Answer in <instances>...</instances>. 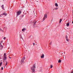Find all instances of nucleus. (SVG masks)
<instances>
[{"label": "nucleus", "mask_w": 73, "mask_h": 73, "mask_svg": "<svg viewBox=\"0 0 73 73\" xmlns=\"http://www.w3.org/2000/svg\"><path fill=\"white\" fill-rule=\"evenodd\" d=\"M36 65L34 64L33 66L31 68V70L33 72H35V69L36 68Z\"/></svg>", "instance_id": "f257e3e1"}, {"label": "nucleus", "mask_w": 73, "mask_h": 73, "mask_svg": "<svg viewBox=\"0 0 73 73\" xmlns=\"http://www.w3.org/2000/svg\"><path fill=\"white\" fill-rule=\"evenodd\" d=\"M7 58V55H6V54L5 53L3 56V60H6Z\"/></svg>", "instance_id": "f03ea898"}, {"label": "nucleus", "mask_w": 73, "mask_h": 73, "mask_svg": "<svg viewBox=\"0 0 73 73\" xmlns=\"http://www.w3.org/2000/svg\"><path fill=\"white\" fill-rule=\"evenodd\" d=\"M21 13V11H18L17 12V16H18L19 15H20V14Z\"/></svg>", "instance_id": "7ed1b4c3"}, {"label": "nucleus", "mask_w": 73, "mask_h": 73, "mask_svg": "<svg viewBox=\"0 0 73 73\" xmlns=\"http://www.w3.org/2000/svg\"><path fill=\"white\" fill-rule=\"evenodd\" d=\"M46 18H47V14H46L44 15V17L43 19V21H44V20H45L46 19Z\"/></svg>", "instance_id": "20e7f679"}, {"label": "nucleus", "mask_w": 73, "mask_h": 73, "mask_svg": "<svg viewBox=\"0 0 73 73\" xmlns=\"http://www.w3.org/2000/svg\"><path fill=\"white\" fill-rule=\"evenodd\" d=\"M25 57H24L21 60V63L22 64V63H24V60H25Z\"/></svg>", "instance_id": "39448f33"}, {"label": "nucleus", "mask_w": 73, "mask_h": 73, "mask_svg": "<svg viewBox=\"0 0 73 73\" xmlns=\"http://www.w3.org/2000/svg\"><path fill=\"white\" fill-rule=\"evenodd\" d=\"M66 38L67 41H69V39L68 38V36L67 35H66Z\"/></svg>", "instance_id": "423d86ee"}, {"label": "nucleus", "mask_w": 73, "mask_h": 73, "mask_svg": "<svg viewBox=\"0 0 73 73\" xmlns=\"http://www.w3.org/2000/svg\"><path fill=\"white\" fill-rule=\"evenodd\" d=\"M0 46L1 47V49L3 48V46L2 45L1 43H0Z\"/></svg>", "instance_id": "0eeeda50"}, {"label": "nucleus", "mask_w": 73, "mask_h": 73, "mask_svg": "<svg viewBox=\"0 0 73 73\" xmlns=\"http://www.w3.org/2000/svg\"><path fill=\"white\" fill-rule=\"evenodd\" d=\"M44 57V55L43 54L41 56V58H42Z\"/></svg>", "instance_id": "6e6552de"}, {"label": "nucleus", "mask_w": 73, "mask_h": 73, "mask_svg": "<svg viewBox=\"0 0 73 73\" xmlns=\"http://www.w3.org/2000/svg\"><path fill=\"white\" fill-rule=\"evenodd\" d=\"M57 9H58V7H56L53 9V10L54 11V10H57Z\"/></svg>", "instance_id": "1a4fd4ad"}, {"label": "nucleus", "mask_w": 73, "mask_h": 73, "mask_svg": "<svg viewBox=\"0 0 73 73\" xmlns=\"http://www.w3.org/2000/svg\"><path fill=\"white\" fill-rule=\"evenodd\" d=\"M3 15H5V16H7V13H3Z\"/></svg>", "instance_id": "9d476101"}, {"label": "nucleus", "mask_w": 73, "mask_h": 73, "mask_svg": "<svg viewBox=\"0 0 73 73\" xmlns=\"http://www.w3.org/2000/svg\"><path fill=\"white\" fill-rule=\"evenodd\" d=\"M25 30H26L25 28H24L22 29V31H25Z\"/></svg>", "instance_id": "9b49d317"}, {"label": "nucleus", "mask_w": 73, "mask_h": 73, "mask_svg": "<svg viewBox=\"0 0 73 73\" xmlns=\"http://www.w3.org/2000/svg\"><path fill=\"white\" fill-rule=\"evenodd\" d=\"M55 5L56 7H58V4L57 3H56L55 4Z\"/></svg>", "instance_id": "f8f14e48"}, {"label": "nucleus", "mask_w": 73, "mask_h": 73, "mask_svg": "<svg viewBox=\"0 0 73 73\" xmlns=\"http://www.w3.org/2000/svg\"><path fill=\"white\" fill-rule=\"evenodd\" d=\"M58 62H59V63H60V62H61V60L59 59L58 60Z\"/></svg>", "instance_id": "ddd939ff"}, {"label": "nucleus", "mask_w": 73, "mask_h": 73, "mask_svg": "<svg viewBox=\"0 0 73 73\" xmlns=\"http://www.w3.org/2000/svg\"><path fill=\"white\" fill-rule=\"evenodd\" d=\"M61 21H62V19H60V21H59L60 23H61Z\"/></svg>", "instance_id": "4468645a"}, {"label": "nucleus", "mask_w": 73, "mask_h": 73, "mask_svg": "<svg viewBox=\"0 0 73 73\" xmlns=\"http://www.w3.org/2000/svg\"><path fill=\"white\" fill-rule=\"evenodd\" d=\"M66 25L67 26V27L69 26V23H67L66 24Z\"/></svg>", "instance_id": "2eb2a0df"}, {"label": "nucleus", "mask_w": 73, "mask_h": 73, "mask_svg": "<svg viewBox=\"0 0 73 73\" xmlns=\"http://www.w3.org/2000/svg\"><path fill=\"white\" fill-rule=\"evenodd\" d=\"M2 64H3V63L2 62H1V63H0V66H1V65H2Z\"/></svg>", "instance_id": "dca6fc26"}, {"label": "nucleus", "mask_w": 73, "mask_h": 73, "mask_svg": "<svg viewBox=\"0 0 73 73\" xmlns=\"http://www.w3.org/2000/svg\"><path fill=\"white\" fill-rule=\"evenodd\" d=\"M7 64H8V63H7V62L6 61V64H5V66H6L7 65Z\"/></svg>", "instance_id": "f3484780"}, {"label": "nucleus", "mask_w": 73, "mask_h": 73, "mask_svg": "<svg viewBox=\"0 0 73 73\" xmlns=\"http://www.w3.org/2000/svg\"><path fill=\"white\" fill-rule=\"evenodd\" d=\"M34 25H35V24H36V21H35V22H34Z\"/></svg>", "instance_id": "a211bd4d"}, {"label": "nucleus", "mask_w": 73, "mask_h": 73, "mask_svg": "<svg viewBox=\"0 0 73 73\" xmlns=\"http://www.w3.org/2000/svg\"><path fill=\"white\" fill-rule=\"evenodd\" d=\"M2 9H4V5H2Z\"/></svg>", "instance_id": "6ab92c4d"}, {"label": "nucleus", "mask_w": 73, "mask_h": 73, "mask_svg": "<svg viewBox=\"0 0 73 73\" xmlns=\"http://www.w3.org/2000/svg\"><path fill=\"white\" fill-rule=\"evenodd\" d=\"M53 68V65H51L50 68Z\"/></svg>", "instance_id": "aec40b11"}, {"label": "nucleus", "mask_w": 73, "mask_h": 73, "mask_svg": "<svg viewBox=\"0 0 73 73\" xmlns=\"http://www.w3.org/2000/svg\"><path fill=\"white\" fill-rule=\"evenodd\" d=\"M3 38L4 40H5V39L6 38V37H4Z\"/></svg>", "instance_id": "412c9836"}, {"label": "nucleus", "mask_w": 73, "mask_h": 73, "mask_svg": "<svg viewBox=\"0 0 73 73\" xmlns=\"http://www.w3.org/2000/svg\"><path fill=\"white\" fill-rule=\"evenodd\" d=\"M0 31H3V30H2V29H0Z\"/></svg>", "instance_id": "4be33fe9"}, {"label": "nucleus", "mask_w": 73, "mask_h": 73, "mask_svg": "<svg viewBox=\"0 0 73 73\" xmlns=\"http://www.w3.org/2000/svg\"><path fill=\"white\" fill-rule=\"evenodd\" d=\"M71 73H73V71H71Z\"/></svg>", "instance_id": "5701e85b"}, {"label": "nucleus", "mask_w": 73, "mask_h": 73, "mask_svg": "<svg viewBox=\"0 0 73 73\" xmlns=\"http://www.w3.org/2000/svg\"><path fill=\"white\" fill-rule=\"evenodd\" d=\"M2 43H3V41H1V43H0V44H1Z\"/></svg>", "instance_id": "b1692460"}, {"label": "nucleus", "mask_w": 73, "mask_h": 73, "mask_svg": "<svg viewBox=\"0 0 73 73\" xmlns=\"http://www.w3.org/2000/svg\"><path fill=\"white\" fill-rule=\"evenodd\" d=\"M52 44V42H51L50 43V45H51Z\"/></svg>", "instance_id": "393cba45"}, {"label": "nucleus", "mask_w": 73, "mask_h": 73, "mask_svg": "<svg viewBox=\"0 0 73 73\" xmlns=\"http://www.w3.org/2000/svg\"><path fill=\"white\" fill-rule=\"evenodd\" d=\"M1 69H2V70H3V67L1 68Z\"/></svg>", "instance_id": "a878e982"}, {"label": "nucleus", "mask_w": 73, "mask_h": 73, "mask_svg": "<svg viewBox=\"0 0 73 73\" xmlns=\"http://www.w3.org/2000/svg\"><path fill=\"white\" fill-rule=\"evenodd\" d=\"M33 45H35V44L34 43H33Z\"/></svg>", "instance_id": "bb28decb"}, {"label": "nucleus", "mask_w": 73, "mask_h": 73, "mask_svg": "<svg viewBox=\"0 0 73 73\" xmlns=\"http://www.w3.org/2000/svg\"><path fill=\"white\" fill-rule=\"evenodd\" d=\"M72 23L73 24V21L72 22Z\"/></svg>", "instance_id": "cd10ccee"}, {"label": "nucleus", "mask_w": 73, "mask_h": 73, "mask_svg": "<svg viewBox=\"0 0 73 73\" xmlns=\"http://www.w3.org/2000/svg\"><path fill=\"white\" fill-rule=\"evenodd\" d=\"M10 58H11L9 57Z\"/></svg>", "instance_id": "c85d7f7f"}, {"label": "nucleus", "mask_w": 73, "mask_h": 73, "mask_svg": "<svg viewBox=\"0 0 73 73\" xmlns=\"http://www.w3.org/2000/svg\"><path fill=\"white\" fill-rule=\"evenodd\" d=\"M36 45H37V44H36Z\"/></svg>", "instance_id": "c756f323"}]
</instances>
